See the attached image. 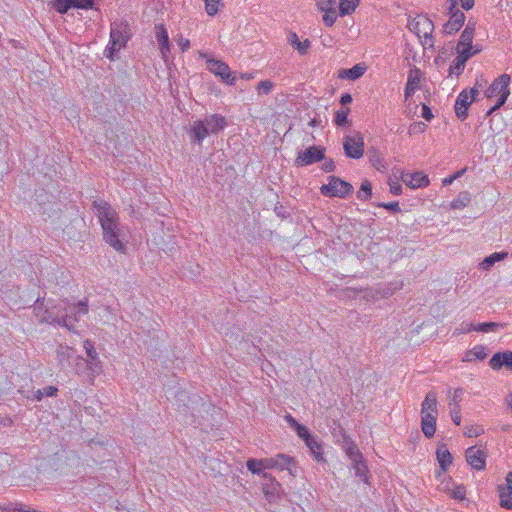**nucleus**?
<instances>
[{
	"instance_id": "nucleus-30",
	"label": "nucleus",
	"mask_w": 512,
	"mask_h": 512,
	"mask_svg": "<svg viewBox=\"0 0 512 512\" xmlns=\"http://www.w3.org/2000/svg\"><path fill=\"white\" fill-rule=\"evenodd\" d=\"M507 256L508 252L505 251L492 253L483 259V261L480 263V267L481 269L488 271L493 267L495 263L504 260Z\"/></svg>"
},
{
	"instance_id": "nucleus-13",
	"label": "nucleus",
	"mask_w": 512,
	"mask_h": 512,
	"mask_svg": "<svg viewBox=\"0 0 512 512\" xmlns=\"http://www.w3.org/2000/svg\"><path fill=\"white\" fill-rule=\"evenodd\" d=\"M465 456L466 461L473 469L482 470L485 468L486 454L483 450L472 446L466 450Z\"/></svg>"
},
{
	"instance_id": "nucleus-21",
	"label": "nucleus",
	"mask_w": 512,
	"mask_h": 512,
	"mask_svg": "<svg viewBox=\"0 0 512 512\" xmlns=\"http://www.w3.org/2000/svg\"><path fill=\"white\" fill-rule=\"evenodd\" d=\"M421 78V71L418 68L410 70L405 87V98H410L418 88Z\"/></svg>"
},
{
	"instance_id": "nucleus-47",
	"label": "nucleus",
	"mask_w": 512,
	"mask_h": 512,
	"mask_svg": "<svg viewBox=\"0 0 512 512\" xmlns=\"http://www.w3.org/2000/svg\"><path fill=\"white\" fill-rule=\"evenodd\" d=\"M484 433V429L482 426L479 425H470L466 426L464 429V435L466 437H477Z\"/></svg>"
},
{
	"instance_id": "nucleus-36",
	"label": "nucleus",
	"mask_w": 512,
	"mask_h": 512,
	"mask_svg": "<svg viewBox=\"0 0 512 512\" xmlns=\"http://www.w3.org/2000/svg\"><path fill=\"white\" fill-rule=\"evenodd\" d=\"M353 467L355 469V474L358 476L361 480L367 482V466L364 464L362 457L358 458L357 460H352Z\"/></svg>"
},
{
	"instance_id": "nucleus-12",
	"label": "nucleus",
	"mask_w": 512,
	"mask_h": 512,
	"mask_svg": "<svg viewBox=\"0 0 512 512\" xmlns=\"http://www.w3.org/2000/svg\"><path fill=\"white\" fill-rule=\"evenodd\" d=\"M84 349L87 354V358H85V360L90 363V375L91 378H93L94 375L99 374L102 370L101 361L99 360L98 353L94 348V344L90 340L84 341Z\"/></svg>"
},
{
	"instance_id": "nucleus-5",
	"label": "nucleus",
	"mask_w": 512,
	"mask_h": 512,
	"mask_svg": "<svg viewBox=\"0 0 512 512\" xmlns=\"http://www.w3.org/2000/svg\"><path fill=\"white\" fill-rule=\"evenodd\" d=\"M449 3V21L444 25V32L453 34L460 29L465 21V15L457 8L458 0H447Z\"/></svg>"
},
{
	"instance_id": "nucleus-11",
	"label": "nucleus",
	"mask_w": 512,
	"mask_h": 512,
	"mask_svg": "<svg viewBox=\"0 0 512 512\" xmlns=\"http://www.w3.org/2000/svg\"><path fill=\"white\" fill-rule=\"evenodd\" d=\"M479 52L480 48H476L473 52H469V50H459V52H457L458 56L450 65L449 74L459 76L465 68V63Z\"/></svg>"
},
{
	"instance_id": "nucleus-43",
	"label": "nucleus",
	"mask_w": 512,
	"mask_h": 512,
	"mask_svg": "<svg viewBox=\"0 0 512 512\" xmlns=\"http://www.w3.org/2000/svg\"><path fill=\"white\" fill-rule=\"evenodd\" d=\"M246 466L250 472L253 474H263V467L261 465V460L251 458L247 461Z\"/></svg>"
},
{
	"instance_id": "nucleus-26",
	"label": "nucleus",
	"mask_w": 512,
	"mask_h": 512,
	"mask_svg": "<svg viewBox=\"0 0 512 512\" xmlns=\"http://www.w3.org/2000/svg\"><path fill=\"white\" fill-rule=\"evenodd\" d=\"M421 414H434L437 415V396L434 392H428L423 403Z\"/></svg>"
},
{
	"instance_id": "nucleus-55",
	"label": "nucleus",
	"mask_w": 512,
	"mask_h": 512,
	"mask_svg": "<svg viewBox=\"0 0 512 512\" xmlns=\"http://www.w3.org/2000/svg\"><path fill=\"white\" fill-rule=\"evenodd\" d=\"M451 418H452V421L456 424V425H460L461 423V415H460V408H459V405L458 404H455L454 407L451 409Z\"/></svg>"
},
{
	"instance_id": "nucleus-59",
	"label": "nucleus",
	"mask_w": 512,
	"mask_h": 512,
	"mask_svg": "<svg viewBox=\"0 0 512 512\" xmlns=\"http://www.w3.org/2000/svg\"><path fill=\"white\" fill-rule=\"evenodd\" d=\"M322 170L325 172H332L335 170V164L332 159H325L324 163L322 164Z\"/></svg>"
},
{
	"instance_id": "nucleus-52",
	"label": "nucleus",
	"mask_w": 512,
	"mask_h": 512,
	"mask_svg": "<svg viewBox=\"0 0 512 512\" xmlns=\"http://www.w3.org/2000/svg\"><path fill=\"white\" fill-rule=\"evenodd\" d=\"M298 436L304 440V442H306L308 440V438H312L313 436L310 435L307 427H305L304 425L302 424H299L297 426V428L295 429Z\"/></svg>"
},
{
	"instance_id": "nucleus-46",
	"label": "nucleus",
	"mask_w": 512,
	"mask_h": 512,
	"mask_svg": "<svg viewBox=\"0 0 512 512\" xmlns=\"http://www.w3.org/2000/svg\"><path fill=\"white\" fill-rule=\"evenodd\" d=\"M205 1V10L208 15L213 16L217 14L219 10V5L221 4V0H204Z\"/></svg>"
},
{
	"instance_id": "nucleus-6",
	"label": "nucleus",
	"mask_w": 512,
	"mask_h": 512,
	"mask_svg": "<svg viewBox=\"0 0 512 512\" xmlns=\"http://www.w3.org/2000/svg\"><path fill=\"white\" fill-rule=\"evenodd\" d=\"M323 159H325V148L314 145L298 152L295 164L297 166H307Z\"/></svg>"
},
{
	"instance_id": "nucleus-53",
	"label": "nucleus",
	"mask_w": 512,
	"mask_h": 512,
	"mask_svg": "<svg viewBox=\"0 0 512 512\" xmlns=\"http://www.w3.org/2000/svg\"><path fill=\"white\" fill-rule=\"evenodd\" d=\"M94 0H74V8L90 9L93 7Z\"/></svg>"
},
{
	"instance_id": "nucleus-8",
	"label": "nucleus",
	"mask_w": 512,
	"mask_h": 512,
	"mask_svg": "<svg viewBox=\"0 0 512 512\" xmlns=\"http://www.w3.org/2000/svg\"><path fill=\"white\" fill-rule=\"evenodd\" d=\"M409 28L418 37L431 39L434 30L433 22L426 16L419 15L412 22L409 23Z\"/></svg>"
},
{
	"instance_id": "nucleus-2",
	"label": "nucleus",
	"mask_w": 512,
	"mask_h": 512,
	"mask_svg": "<svg viewBox=\"0 0 512 512\" xmlns=\"http://www.w3.org/2000/svg\"><path fill=\"white\" fill-rule=\"evenodd\" d=\"M131 37L130 26L126 21H115L111 24L110 42L105 49V56L114 60L115 54L125 47Z\"/></svg>"
},
{
	"instance_id": "nucleus-9",
	"label": "nucleus",
	"mask_w": 512,
	"mask_h": 512,
	"mask_svg": "<svg viewBox=\"0 0 512 512\" xmlns=\"http://www.w3.org/2000/svg\"><path fill=\"white\" fill-rule=\"evenodd\" d=\"M62 308L59 307V311H61ZM63 311H65L64 315H59L54 313L53 311H50L48 308L45 309L43 312L40 322L42 323H50V324H57L59 326L66 327L68 330L72 329V317L68 313L67 307H63Z\"/></svg>"
},
{
	"instance_id": "nucleus-24",
	"label": "nucleus",
	"mask_w": 512,
	"mask_h": 512,
	"mask_svg": "<svg viewBox=\"0 0 512 512\" xmlns=\"http://www.w3.org/2000/svg\"><path fill=\"white\" fill-rule=\"evenodd\" d=\"M421 427L424 435L427 438H431L436 431V419L437 415L434 414H425L421 417Z\"/></svg>"
},
{
	"instance_id": "nucleus-3",
	"label": "nucleus",
	"mask_w": 512,
	"mask_h": 512,
	"mask_svg": "<svg viewBox=\"0 0 512 512\" xmlns=\"http://www.w3.org/2000/svg\"><path fill=\"white\" fill-rule=\"evenodd\" d=\"M328 180L329 183L322 185L320 188V191L324 196L345 198L353 190L350 183L336 176H329Z\"/></svg>"
},
{
	"instance_id": "nucleus-40",
	"label": "nucleus",
	"mask_w": 512,
	"mask_h": 512,
	"mask_svg": "<svg viewBox=\"0 0 512 512\" xmlns=\"http://www.w3.org/2000/svg\"><path fill=\"white\" fill-rule=\"evenodd\" d=\"M499 496L501 507L512 510V495H509V492L503 489V485L499 486Z\"/></svg>"
},
{
	"instance_id": "nucleus-50",
	"label": "nucleus",
	"mask_w": 512,
	"mask_h": 512,
	"mask_svg": "<svg viewBox=\"0 0 512 512\" xmlns=\"http://www.w3.org/2000/svg\"><path fill=\"white\" fill-rule=\"evenodd\" d=\"M370 162L377 170L386 169L385 164L382 163V157L376 152L370 157Z\"/></svg>"
},
{
	"instance_id": "nucleus-17",
	"label": "nucleus",
	"mask_w": 512,
	"mask_h": 512,
	"mask_svg": "<svg viewBox=\"0 0 512 512\" xmlns=\"http://www.w3.org/2000/svg\"><path fill=\"white\" fill-rule=\"evenodd\" d=\"M489 365L494 370H498L503 366L512 370V351L495 353L490 359Z\"/></svg>"
},
{
	"instance_id": "nucleus-34",
	"label": "nucleus",
	"mask_w": 512,
	"mask_h": 512,
	"mask_svg": "<svg viewBox=\"0 0 512 512\" xmlns=\"http://www.w3.org/2000/svg\"><path fill=\"white\" fill-rule=\"evenodd\" d=\"M360 0H339V15L345 16L353 13Z\"/></svg>"
},
{
	"instance_id": "nucleus-29",
	"label": "nucleus",
	"mask_w": 512,
	"mask_h": 512,
	"mask_svg": "<svg viewBox=\"0 0 512 512\" xmlns=\"http://www.w3.org/2000/svg\"><path fill=\"white\" fill-rule=\"evenodd\" d=\"M437 460L442 471H446L452 463V455L445 445L439 446L436 451Z\"/></svg>"
},
{
	"instance_id": "nucleus-32",
	"label": "nucleus",
	"mask_w": 512,
	"mask_h": 512,
	"mask_svg": "<svg viewBox=\"0 0 512 512\" xmlns=\"http://www.w3.org/2000/svg\"><path fill=\"white\" fill-rule=\"evenodd\" d=\"M486 356H487V354L485 352V347L478 345V346H475L473 349L466 352L463 361L472 362L477 359L483 360L486 358Z\"/></svg>"
},
{
	"instance_id": "nucleus-39",
	"label": "nucleus",
	"mask_w": 512,
	"mask_h": 512,
	"mask_svg": "<svg viewBox=\"0 0 512 512\" xmlns=\"http://www.w3.org/2000/svg\"><path fill=\"white\" fill-rule=\"evenodd\" d=\"M53 8L60 14L67 13L69 9L74 8V0H54Z\"/></svg>"
},
{
	"instance_id": "nucleus-41",
	"label": "nucleus",
	"mask_w": 512,
	"mask_h": 512,
	"mask_svg": "<svg viewBox=\"0 0 512 512\" xmlns=\"http://www.w3.org/2000/svg\"><path fill=\"white\" fill-rule=\"evenodd\" d=\"M350 109L349 108H341L340 110L336 111L334 122L336 125L342 127L348 124V115H349Z\"/></svg>"
},
{
	"instance_id": "nucleus-60",
	"label": "nucleus",
	"mask_w": 512,
	"mask_h": 512,
	"mask_svg": "<svg viewBox=\"0 0 512 512\" xmlns=\"http://www.w3.org/2000/svg\"><path fill=\"white\" fill-rule=\"evenodd\" d=\"M422 117L426 121H430L433 118L431 109L425 104H423V106H422Z\"/></svg>"
},
{
	"instance_id": "nucleus-1",
	"label": "nucleus",
	"mask_w": 512,
	"mask_h": 512,
	"mask_svg": "<svg viewBox=\"0 0 512 512\" xmlns=\"http://www.w3.org/2000/svg\"><path fill=\"white\" fill-rule=\"evenodd\" d=\"M92 208L101 224L103 240L116 251L124 252V232L120 226L117 212L103 200L93 201Z\"/></svg>"
},
{
	"instance_id": "nucleus-56",
	"label": "nucleus",
	"mask_w": 512,
	"mask_h": 512,
	"mask_svg": "<svg viewBox=\"0 0 512 512\" xmlns=\"http://www.w3.org/2000/svg\"><path fill=\"white\" fill-rule=\"evenodd\" d=\"M260 460H261V465L263 467V470L273 469L277 466L275 457L265 458V459H260Z\"/></svg>"
},
{
	"instance_id": "nucleus-27",
	"label": "nucleus",
	"mask_w": 512,
	"mask_h": 512,
	"mask_svg": "<svg viewBox=\"0 0 512 512\" xmlns=\"http://www.w3.org/2000/svg\"><path fill=\"white\" fill-rule=\"evenodd\" d=\"M342 449L345 451V453L351 460H357L362 456V454L357 449V446L354 443V441L346 435H343Z\"/></svg>"
},
{
	"instance_id": "nucleus-54",
	"label": "nucleus",
	"mask_w": 512,
	"mask_h": 512,
	"mask_svg": "<svg viewBox=\"0 0 512 512\" xmlns=\"http://www.w3.org/2000/svg\"><path fill=\"white\" fill-rule=\"evenodd\" d=\"M466 495V489L464 486H456L455 489L452 491V497L457 500H463Z\"/></svg>"
},
{
	"instance_id": "nucleus-31",
	"label": "nucleus",
	"mask_w": 512,
	"mask_h": 512,
	"mask_svg": "<svg viewBox=\"0 0 512 512\" xmlns=\"http://www.w3.org/2000/svg\"><path fill=\"white\" fill-rule=\"evenodd\" d=\"M288 43L292 45L301 55L306 54L307 50L310 47L309 40H305L301 42L296 33L290 32L288 35Z\"/></svg>"
},
{
	"instance_id": "nucleus-51",
	"label": "nucleus",
	"mask_w": 512,
	"mask_h": 512,
	"mask_svg": "<svg viewBox=\"0 0 512 512\" xmlns=\"http://www.w3.org/2000/svg\"><path fill=\"white\" fill-rule=\"evenodd\" d=\"M508 97H509V95H506V94L499 96L496 104L487 111L486 116H490L492 113H494L500 107H502L506 103Z\"/></svg>"
},
{
	"instance_id": "nucleus-64",
	"label": "nucleus",
	"mask_w": 512,
	"mask_h": 512,
	"mask_svg": "<svg viewBox=\"0 0 512 512\" xmlns=\"http://www.w3.org/2000/svg\"><path fill=\"white\" fill-rule=\"evenodd\" d=\"M506 481L507 485L503 486V489L507 490V492H509V495H512V472H510L507 475Z\"/></svg>"
},
{
	"instance_id": "nucleus-10",
	"label": "nucleus",
	"mask_w": 512,
	"mask_h": 512,
	"mask_svg": "<svg viewBox=\"0 0 512 512\" xmlns=\"http://www.w3.org/2000/svg\"><path fill=\"white\" fill-rule=\"evenodd\" d=\"M511 78L508 74H502L496 78L488 89L485 91L487 98H493L495 96L510 95V84Z\"/></svg>"
},
{
	"instance_id": "nucleus-57",
	"label": "nucleus",
	"mask_w": 512,
	"mask_h": 512,
	"mask_svg": "<svg viewBox=\"0 0 512 512\" xmlns=\"http://www.w3.org/2000/svg\"><path fill=\"white\" fill-rule=\"evenodd\" d=\"M379 207H383L393 213L400 212V206L398 202H391V203H379Z\"/></svg>"
},
{
	"instance_id": "nucleus-37",
	"label": "nucleus",
	"mask_w": 512,
	"mask_h": 512,
	"mask_svg": "<svg viewBox=\"0 0 512 512\" xmlns=\"http://www.w3.org/2000/svg\"><path fill=\"white\" fill-rule=\"evenodd\" d=\"M502 327H504V325L500 324V323L484 322V323L475 324V331L488 333V332L497 331L499 328H502Z\"/></svg>"
},
{
	"instance_id": "nucleus-63",
	"label": "nucleus",
	"mask_w": 512,
	"mask_h": 512,
	"mask_svg": "<svg viewBox=\"0 0 512 512\" xmlns=\"http://www.w3.org/2000/svg\"><path fill=\"white\" fill-rule=\"evenodd\" d=\"M76 308L78 310L79 313H82V314H87L88 313V304H87V301H79L77 304H76Z\"/></svg>"
},
{
	"instance_id": "nucleus-49",
	"label": "nucleus",
	"mask_w": 512,
	"mask_h": 512,
	"mask_svg": "<svg viewBox=\"0 0 512 512\" xmlns=\"http://www.w3.org/2000/svg\"><path fill=\"white\" fill-rule=\"evenodd\" d=\"M470 331H475V324L473 323H462L460 327L454 330V335L466 334Z\"/></svg>"
},
{
	"instance_id": "nucleus-38",
	"label": "nucleus",
	"mask_w": 512,
	"mask_h": 512,
	"mask_svg": "<svg viewBox=\"0 0 512 512\" xmlns=\"http://www.w3.org/2000/svg\"><path fill=\"white\" fill-rule=\"evenodd\" d=\"M372 195V185L369 180H364L361 183V187L359 191L357 192V197L360 200L366 201L368 200Z\"/></svg>"
},
{
	"instance_id": "nucleus-35",
	"label": "nucleus",
	"mask_w": 512,
	"mask_h": 512,
	"mask_svg": "<svg viewBox=\"0 0 512 512\" xmlns=\"http://www.w3.org/2000/svg\"><path fill=\"white\" fill-rule=\"evenodd\" d=\"M75 372L79 375L86 373L87 371L90 373V363L85 360L80 355H75L73 361Z\"/></svg>"
},
{
	"instance_id": "nucleus-62",
	"label": "nucleus",
	"mask_w": 512,
	"mask_h": 512,
	"mask_svg": "<svg viewBox=\"0 0 512 512\" xmlns=\"http://www.w3.org/2000/svg\"><path fill=\"white\" fill-rule=\"evenodd\" d=\"M44 395L48 397L56 396L58 389L55 386H47L43 389Z\"/></svg>"
},
{
	"instance_id": "nucleus-42",
	"label": "nucleus",
	"mask_w": 512,
	"mask_h": 512,
	"mask_svg": "<svg viewBox=\"0 0 512 512\" xmlns=\"http://www.w3.org/2000/svg\"><path fill=\"white\" fill-rule=\"evenodd\" d=\"M470 202V197L468 193L463 192L458 195L456 199H454L451 203L452 208L454 209H462L467 206Z\"/></svg>"
},
{
	"instance_id": "nucleus-14",
	"label": "nucleus",
	"mask_w": 512,
	"mask_h": 512,
	"mask_svg": "<svg viewBox=\"0 0 512 512\" xmlns=\"http://www.w3.org/2000/svg\"><path fill=\"white\" fill-rule=\"evenodd\" d=\"M475 32V23L469 21L466 25L465 29L462 31L460 39L457 44V52L459 50H469V52H473L477 46H473V38Z\"/></svg>"
},
{
	"instance_id": "nucleus-58",
	"label": "nucleus",
	"mask_w": 512,
	"mask_h": 512,
	"mask_svg": "<svg viewBox=\"0 0 512 512\" xmlns=\"http://www.w3.org/2000/svg\"><path fill=\"white\" fill-rule=\"evenodd\" d=\"M426 127H427L426 124H424L422 122L414 123L413 125L410 126L409 133L410 134L422 133L425 131Z\"/></svg>"
},
{
	"instance_id": "nucleus-4",
	"label": "nucleus",
	"mask_w": 512,
	"mask_h": 512,
	"mask_svg": "<svg viewBox=\"0 0 512 512\" xmlns=\"http://www.w3.org/2000/svg\"><path fill=\"white\" fill-rule=\"evenodd\" d=\"M343 149L347 157L359 159L364 153V139L360 133L347 135L343 140Z\"/></svg>"
},
{
	"instance_id": "nucleus-23",
	"label": "nucleus",
	"mask_w": 512,
	"mask_h": 512,
	"mask_svg": "<svg viewBox=\"0 0 512 512\" xmlns=\"http://www.w3.org/2000/svg\"><path fill=\"white\" fill-rule=\"evenodd\" d=\"M275 460L277 462V466L275 468L280 470H287L291 475L295 476L296 463L294 458L285 454H278L275 456Z\"/></svg>"
},
{
	"instance_id": "nucleus-28",
	"label": "nucleus",
	"mask_w": 512,
	"mask_h": 512,
	"mask_svg": "<svg viewBox=\"0 0 512 512\" xmlns=\"http://www.w3.org/2000/svg\"><path fill=\"white\" fill-rule=\"evenodd\" d=\"M366 67L361 64H356L352 68L342 69L339 71V78L357 80L365 73Z\"/></svg>"
},
{
	"instance_id": "nucleus-22",
	"label": "nucleus",
	"mask_w": 512,
	"mask_h": 512,
	"mask_svg": "<svg viewBox=\"0 0 512 512\" xmlns=\"http://www.w3.org/2000/svg\"><path fill=\"white\" fill-rule=\"evenodd\" d=\"M75 355V350L69 346L59 345L56 350V357L62 368H65L66 363L70 365Z\"/></svg>"
},
{
	"instance_id": "nucleus-7",
	"label": "nucleus",
	"mask_w": 512,
	"mask_h": 512,
	"mask_svg": "<svg viewBox=\"0 0 512 512\" xmlns=\"http://www.w3.org/2000/svg\"><path fill=\"white\" fill-rule=\"evenodd\" d=\"M207 69L212 72L215 76H218L229 85H233L235 83L236 77L231 72L229 66L218 59L209 58L206 61Z\"/></svg>"
},
{
	"instance_id": "nucleus-18",
	"label": "nucleus",
	"mask_w": 512,
	"mask_h": 512,
	"mask_svg": "<svg viewBox=\"0 0 512 512\" xmlns=\"http://www.w3.org/2000/svg\"><path fill=\"white\" fill-rule=\"evenodd\" d=\"M209 128L206 127L204 120H196L190 128V135L193 142L200 144L208 135Z\"/></svg>"
},
{
	"instance_id": "nucleus-19",
	"label": "nucleus",
	"mask_w": 512,
	"mask_h": 512,
	"mask_svg": "<svg viewBox=\"0 0 512 512\" xmlns=\"http://www.w3.org/2000/svg\"><path fill=\"white\" fill-rule=\"evenodd\" d=\"M206 127L209 128V133L216 134L219 131L223 130L226 125L227 121L226 118L220 114H212L204 119Z\"/></svg>"
},
{
	"instance_id": "nucleus-25",
	"label": "nucleus",
	"mask_w": 512,
	"mask_h": 512,
	"mask_svg": "<svg viewBox=\"0 0 512 512\" xmlns=\"http://www.w3.org/2000/svg\"><path fill=\"white\" fill-rule=\"evenodd\" d=\"M262 477L269 480V482L263 484L264 494L269 499L277 497L281 487L279 482L272 478L268 473H263Z\"/></svg>"
},
{
	"instance_id": "nucleus-20",
	"label": "nucleus",
	"mask_w": 512,
	"mask_h": 512,
	"mask_svg": "<svg viewBox=\"0 0 512 512\" xmlns=\"http://www.w3.org/2000/svg\"><path fill=\"white\" fill-rule=\"evenodd\" d=\"M156 39L159 44L160 52L163 56V58L166 57V54L170 52V42H169V36L168 31L164 27V25H156Z\"/></svg>"
},
{
	"instance_id": "nucleus-61",
	"label": "nucleus",
	"mask_w": 512,
	"mask_h": 512,
	"mask_svg": "<svg viewBox=\"0 0 512 512\" xmlns=\"http://www.w3.org/2000/svg\"><path fill=\"white\" fill-rule=\"evenodd\" d=\"M390 192L394 195H400L402 193V186L398 182L390 183Z\"/></svg>"
},
{
	"instance_id": "nucleus-33",
	"label": "nucleus",
	"mask_w": 512,
	"mask_h": 512,
	"mask_svg": "<svg viewBox=\"0 0 512 512\" xmlns=\"http://www.w3.org/2000/svg\"><path fill=\"white\" fill-rule=\"evenodd\" d=\"M305 444L307 445L311 454L314 456V458L317 461L323 460L322 445L317 441V439L315 437L308 438V440L305 442Z\"/></svg>"
},
{
	"instance_id": "nucleus-15",
	"label": "nucleus",
	"mask_w": 512,
	"mask_h": 512,
	"mask_svg": "<svg viewBox=\"0 0 512 512\" xmlns=\"http://www.w3.org/2000/svg\"><path fill=\"white\" fill-rule=\"evenodd\" d=\"M401 180L413 189L425 187L429 184L428 176L422 172L402 173Z\"/></svg>"
},
{
	"instance_id": "nucleus-48",
	"label": "nucleus",
	"mask_w": 512,
	"mask_h": 512,
	"mask_svg": "<svg viewBox=\"0 0 512 512\" xmlns=\"http://www.w3.org/2000/svg\"><path fill=\"white\" fill-rule=\"evenodd\" d=\"M273 83L269 80L260 81L256 87L259 94L268 95L273 89Z\"/></svg>"
},
{
	"instance_id": "nucleus-45",
	"label": "nucleus",
	"mask_w": 512,
	"mask_h": 512,
	"mask_svg": "<svg viewBox=\"0 0 512 512\" xmlns=\"http://www.w3.org/2000/svg\"><path fill=\"white\" fill-rule=\"evenodd\" d=\"M320 11L337 9V0H315Z\"/></svg>"
},
{
	"instance_id": "nucleus-44",
	"label": "nucleus",
	"mask_w": 512,
	"mask_h": 512,
	"mask_svg": "<svg viewBox=\"0 0 512 512\" xmlns=\"http://www.w3.org/2000/svg\"><path fill=\"white\" fill-rule=\"evenodd\" d=\"M324 13L323 15V22L326 26L331 27L337 20V16L339 13H337V9L333 10H325L322 11Z\"/></svg>"
},
{
	"instance_id": "nucleus-16",
	"label": "nucleus",
	"mask_w": 512,
	"mask_h": 512,
	"mask_svg": "<svg viewBox=\"0 0 512 512\" xmlns=\"http://www.w3.org/2000/svg\"><path fill=\"white\" fill-rule=\"evenodd\" d=\"M472 100H470V96L468 94L467 90H463L459 93V95L456 98L455 101V113L456 116L461 119L465 120L468 116V108L471 105Z\"/></svg>"
}]
</instances>
